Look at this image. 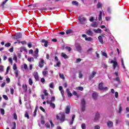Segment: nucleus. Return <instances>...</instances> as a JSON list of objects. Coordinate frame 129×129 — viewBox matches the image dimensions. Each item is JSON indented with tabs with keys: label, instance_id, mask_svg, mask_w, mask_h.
Listing matches in <instances>:
<instances>
[{
	"label": "nucleus",
	"instance_id": "nucleus-12",
	"mask_svg": "<svg viewBox=\"0 0 129 129\" xmlns=\"http://www.w3.org/2000/svg\"><path fill=\"white\" fill-rule=\"evenodd\" d=\"M107 124L108 127H112L113 126V122L111 121H108Z\"/></svg>",
	"mask_w": 129,
	"mask_h": 129
},
{
	"label": "nucleus",
	"instance_id": "nucleus-56",
	"mask_svg": "<svg viewBox=\"0 0 129 129\" xmlns=\"http://www.w3.org/2000/svg\"><path fill=\"white\" fill-rule=\"evenodd\" d=\"M4 71V67L3 66H0V72H3Z\"/></svg>",
	"mask_w": 129,
	"mask_h": 129
},
{
	"label": "nucleus",
	"instance_id": "nucleus-20",
	"mask_svg": "<svg viewBox=\"0 0 129 129\" xmlns=\"http://www.w3.org/2000/svg\"><path fill=\"white\" fill-rule=\"evenodd\" d=\"M70 113V107L69 106H67L66 108V113L68 114Z\"/></svg>",
	"mask_w": 129,
	"mask_h": 129
},
{
	"label": "nucleus",
	"instance_id": "nucleus-45",
	"mask_svg": "<svg viewBox=\"0 0 129 129\" xmlns=\"http://www.w3.org/2000/svg\"><path fill=\"white\" fill-rule=\"evenodd\" d=\"M16 77H19V72L18 70H16L15 72Z\"/></svg>",
	"mask_w": 129,
	"mask_h": 129
},
{
	"label": "nucleus",
	"instance_id": "nucleus-41",
	"mask_svg": "<svg viewBox=\"0 0 129 129\" xmlns=\"http://www.w3.org/2000/svg\"><path fill=\"white\" fill-rule=\"evenodd\" d=\"M29 84H30V85H33V80H32L31 78L29 79Z\"/></svg>",
	"mask_w": 129,
	"mask_h": 129
},
{
	"label": "nucleus",
	"instance_id": "nucleus-49",
	"mask_svg": "<svg viewBox=\"0 0 129 129\" xmlns=\"http://www.w3.org/2000/svg\"><path fill=\"white\" fill-rule=\"evenodd\" d=\"M8 1H9V0H6L5 1H4L3 2V3L2 4L1 6L2 7H4V6H5V5H6V4H7V2H8Z\"/></svg>",
	"mask_w": 129,
	"mask_h": 129
},
{
	"label": "nucleus",
	"instance_id": "nucleus-37",
	"mask_svg": "<svg viewBox=\"0 0 129 129\" xmlns=\"http://www.w3.org/2000/svg\"><path fill=\"white\" fill-rule=\"evenodd\" d=\"M28 61H29V62H32V61H33V62H34V61H35L34 60V58H33V57H28Z\"/></svg>",
	"mask_w": 129,
	"mask_h": 129
},
{
	"label": "nucleus",
	"instance_id": "nucleus-31",
	"mask_svg": "<svg viewBox=\"0 0 129 129\" xmlns=\"http://www.w3.org/2000/svg\"><path fill=\"white\" fill-rule=\"evenodd\" d=\"M59 77L61 78V79H63V80H65V77H64V74H59Z\"/></svg>",
	"mask_w": 129,
	"mask_h": 129
},
{
	"label": "nucleus",
	"instance_id": "nucleus-28",
	"mask_svg": "<svg viewBox=\"0 0 129 129\" xmlns=\"http://www.w3.org/2000/svg\"><path fill=\"white\" fill-rule=\"evenodd\" d=\"M95 33H99V34H101V29H98L97 30L95 29L94 30Z\"/></svg>",
	"mask_w": 129,
	"mask_h": 129
},
{
	"label": "nucleus",
	"instance_id": "nucleus-64",
	"mask_svg": "<svg viewBox=\"0 0 129 129\" xmlns=\"http://www.w3.org/2000/svg\"><path fill=\"white\" fill-rule=\"evenodd\" d=\"M68 97H71L72 96V93L71 92L68 93Z\"/></svg>",
	"mask_w": 129,
	"mask_h": 129
},
{
	"label": "nucleus",
	"instance_id": "nucleus-16",
	"mask_svg": "<svg viewBox=\"0 0 129 129\" xmlns=\"http://www.w3.org/2000/svg\"><path fill=\"white\" fill-rule=\"evenodd\" d=\"M95 75H96V72H93L92 75L89 77V79H92V78L95 77Z\"/></svg>",
	"mask_w": 129,
	"mask_h": 129
},
{
	"label": "nucleus",
	"instance_id": "nucleus-22",
	"mask_svg": "<svg viewBox=\"0 0 129 129\" xmlns=\"http://www.w3.org/2000/svg\"><path fill=\"white\" fill-rule=\"evenodd\" d=\"M98 39L99 40V42H100V43H101V44H103V39H102V36H99L98 37Z\"/></svg>",
	"mask_w": 129,
	"mask_h": 129
},
{
	"label": "nucleus",
	"instance_id": "nucleus-53",
	"mask_svg": "<svg viewBox=\"0 0 129 129\" xmlns=\"http://www.w3.org/2000/svg\"><path fill=\"white\" fill-rule=\"evenodd\" d=\"M10 92L11 94H14V89L13 88H10Z\"/></svg>",
	"mask_w": 129,
	"mask_h": 129
},
{
	"label": "nucleus",
	"instance_id": "nucleus-60",
	"mask_svg": "<svg viewBox=\"0 0 129 129\" xmlns=\"http://www.w3.org/2000/svg\"><path fill=\"white\" fill-rule=\"evenodd\" d=\"M83 77V75H82V73H81V72H79V78H82Z\"/></svg>",
	"mask_w": 129,
	"mask_h": 129
},
{
	"label": "nucleus",
	"instance_id": "nucleus-35",
	"mask_svg": "<svg viewBox=\"0 0 129 129\" xmlns=\"http://www.w3.org/2000/svg\"><path fill=\"white\" fill-rule=\"evenodd\" d=\"M73 94L75 96H77V97L79 98V95L77 94V92H76V91H74L73 93Z\"/></svg>",
	"mask_w": 129,
	"mask_h": 129
},
{
	"label": "nucleus",
	"instance_id": "nucleus-17",
	"mask_svg": "<svg viewBox=\"0 0 129 129\" xmlns=\"http://www.w3.org/2000/svg\"><path fill=\"white\" fill-rule=\"evenodd\" d=\"M102 14H103V12L102 11L99 12V18H98L99 21H101L102 20Z\"/></svg>",
	"mask_w": 129,
	"mask_h": 129
},
{
	"label": "nucleus",
	"instance_id": "nucleus-24",
	"mask_svg": "<svg viewBox=\"0 0 129 129\" xmlns=\"http://www.w3.org/2000/svg\"><path fill=\"white\" fill-rule=\"evenodd\" d=\"M73 33V31L71 29H68L66 31L67 35H69L70 34H72Z\"/></svg>",
	"mask_w": 129,
	"mask_h": 129
},
{
	"label": "nucleus",
	"instance_id": "nucleus-47",
	"mask_svg": "<svg viewBox=\"0 0 129 129\" xmlns=\"http://www.w3.org/2000/svg\"><path fill=\"white\" fill-rule=\"evenodd\" d=\"M50 88H54V83L52 82L49 85Z\"/></svg>",
	"mask_w": 129,
	"mask_h": 129
},
{
	"label": "nucleus",
	"instance_id": "nucleus-34",
	"mask_svg": "<svg viewBox=\"0 0 129 129\" xmlns=\"http://www.w3.org/2000/svg\"><path fill=\"white\" fill-rule=\"evenodd\" d=\"M92 27H93V28H96L97 27V23L96 22H95L91 24Z\"/></svg>",
	"mask_w": 129,
	"mask_h": 129
},
{
	"label": "nucleus",
	"instance_id": "nucleus-1",
	"mask_svg": "<svg viewBox=\"0 0 129 129\" xmlns=\"http://www.w3.org/2000/svg\"><path fill=\"white\" fill-rule=\"evenodd\" d=\"M103 82H101L99 84L98 86V89L100 90H103L104 91H107V90H108V88H107V87H103Z\"/></svg>",
	"mask_w": 129,
	"mask_h": 129
},
{
	"label": "nucleus",
	"instance_id": "nucleus-36",
	"mask_svg": "<svg viewBox=\"0 0 129 129\" xmlns=\"http://www.w3.org/2000/svg\"><path fill=\"white\" fill-rule=\"evenodd\" d=\"M92 51H93V48L91 47L87 50V53H90V52H92Z\"/></svg>",
	"mask_w": 129,
	"mask_h": 129
},
{
	"label": "nucleus",
	"instance_id": "nucleus-38",
	"mask_svg": "<svg viewBox=\"0 0 129 129\" xmlns=\"http://www.w3.org/2000/svg\"><path fill=\"white\" fill-rule=\"evenodd\" d=\"M101 7H102V5H101V3L99 2L97 5V9H99L101 8Z\"/></svg>",
	"mask_w": 129,
	"mask_h": 129
},
{
	"label": "nucleus",
	"instance_id": "nucleus-44",
	"mask_svg": "<svg viewBox=\"0 0 129 129\" xmlns=\"http://www.w3.org/2000/svg\"><path fill=\"white\" fill-rule=\"evenodd\" d=\"M5 47H10V46H11V43H10V42H7L6 44H5Z\"/></svg>",
	"mask_w": 129,
	"mask_h": 129
},
{
	"label": "nucleus",
	"instance_id": "nucleus-7",
	"mask_svg": "<svg viewBox=\"0 0 129 129\" xmlns=\"http://www.w3.org/2000/svg\"><path fill=\"white\" fill-rule=\"evenodd\" d=\"M39 49L36 48V50L34 51V54H33V56L35 58V59H37L38 57H39Z\"/></svg>",
	"mask_w": 129,
	"mask_h": 129
},
{
	"label": "nucleus",
	"instance_id": "nucleus-33",
	"mask_svg": "<svg viewBox=\"0 0 129 129\" xmlns=\"http://www.w3.org/2000/svg\"><path fill=\"white\" fill-rule=\"evenodd\" d=\"M56 65H54L55 67H60V65H61V62L60 61H57Z\"/></svg>",
	"mask_w": 129,
	"mask_h": 129
},
{
	"label": "nucleus",
	"instance_id": "nucleus-3",
	"mask_svg": "<svg viewBox=\"0 0 129 129\" xmlns=\"http://www.w3.org/2000/svg\"><path fill=\"white\" fill-rule=\"evenodd\" d=\"M85 104H86V102H85V100L83 99L81 100V108L82 111H84L85 110Z\"/></svg>",
	"mask_w": 129,
	"mask_h": 129
},
{
	"label": "nucleus",
	"instance_id": "nucleus-57",
	"mask_svg": "<svg viewBox=\"0 0 129 129\" xmlns=\"http://www.w3.org/2000/svg\"><path fill=\"white\" fill-rule=\"evenodd\" d=\"M1 111L2 114L4 115V114H5V110L3 108L1 109Z\"/></svg>",
	"mask_w": 129,
	"mask_h": 129
},
{
	"label": "nucleus",
	"instance_id": "nucleus-46",
	"mask_svg": "<svg viewBox=\"0 0 129 129\" xmlns=\"http://www.w3.org/2000/svg\"><path fill=\"white\" fill-rule=\"evenodd\" d=\"M81 127H82V129H86V125H85V123H82Z\"/></svg>",
	"mask_w": 129,
	"mask_h": 129
},
{
	"label": "nucleus",
	"instance_id": "nucleus-26",
	"mask_svg": "<svg viewBox=\"0 0 129 129\" xmlns=\"http://www.w3.org/2000/svg\"><path fill=\"white\" fill-rule=\"evenodd\" d=\"M24 116H25V117L27 118V119H30V116L29 115V113H28L27 111L25 112Z\"/></svg>",
	"mask_w": 129,
	"mask_h": 129
},
{
	"label": "nucleus",
	"instance_id": "nucleus-5",
	"mask_svg": "<svg viewBox=\"0 0 129 129\" xmlns=\"http://www.w3.org/2000/svg\"><path fill=\"white\" fill-rule=\"evenodd\" d=\"M46 103L47 104H49L50 107L54 109L55 107H56V105L54 104V103L52 102V101H46Z\"/></svg>",
	"mask_w": 129,
	"mask_h": 129
},
{
	"label": "nucleus",
	"instance_id": "nucleus-27",
	"mask_svg": "<svg viewBox=\"0 0 129 129\" xmlns=\"http://www.w3.org/2000/svg\"><path fill=\"white\" fill-rule=\"evenodd\" d=\"M61 56L64 58V59H68V55H67L66 54L64 53H61Z\"/></svg>",
	"mask_w": 129,
	"mask_h": 129
},
{
	"label": "nucleus",
	"instance_id": "nucleus-11",
	"mask_svg": "<svg viewBox=\"0 0 129 129\" xmlns=\"http://www.w3.org/2000/svg\"><path fill=\"white\" fill-rule=\"evenodd\" d=\"M92 97L94 100H96L97 99V97H98V94L96 92H94L92 94Z\"/></svg>",
	"mask_w": 129,
	"mask_h": 129
},
{
	"label": "nucleus",
	"instance_id": "nucleus-13",
	"mask_svg": "<svg viewBox=\"0 0 129 129\" xmlns=\"http://www.w3.org/2000/svg\"><path fill=\"white\" fill-rule=\"evenodd\" d=\"M99 116H100V114L99 113H96L94 120L95 121H97V120L99 119Z\"/></svg>",
	"mask_w": 129,
	"mask_h": 129
},
{
	"label": "nucleus",
	"instance_id": "nucleus-58",
	"mask_svg": "<svg viewBox=\"0 0 129 129\" xmlns=\"http://www.w3.org/2000/svg\"><path fill=\"white\" fill-rule=\"evenodd\" d=\"M50 101H51V102L55 101V96L52 97Z\"/></svg>",
	"mask_w": 129,
	"mask_h": 129
},
{
	"label": "nucleus",
	"instance_id": "nucleus-18",
	"mask_svg": "<svg viewBox=\"0 0 129 129\" xmlns=\"http://www.w3.org/2000/svg\"><path fill=\"white\" fill-rule=\"evenodd\" d=\"M60 121H61V122H63V121L65 120V114L63 113L61 114V116L60 118Z\"/></svg>",
	"mask_w": 129,
	"mask_h": 129
},
{
	"label": "nucleus",
	"instance_id": "nucleus-32",
	"mask_svg": "<svg viewBox=\"0 0 129 129\" xmlns=\"http://www.w3.org/2000/svg\"><path fill=\"white\" fill-rule=\"evenodd\" d=\"M43 93L45 96H48L49 95V94H48V92H47V90H43Z\"/></svg>",
	"mask_w": 129,
	"mask_h": 129
},
{
	"label": "nucleus",
	"instance_id": "nucleus-50",
	"mask_svg": "<svg viewBox=\"0 0 129 129\" xmlns=\"http://www.w3.org/2000/svg\"><path fill=\"white\" fill-rule=\"evenodd\" d=\"M45 126L47 127V128H50V124H49L48 122H47L45 123Z\"/></svg>",
	"mask_w": 129,
	"mask_h": 129
},
{
	"label": "nucleus",
	"instance_id": "nucleus-4",
	"mask_svg": "<svg viewBox=\"0 0 129 129\" xmlns=\"http://www.w3.org/2000/svg\"><path fill=\"white\" fill-rule=\"evenodd\" d=\"M22 35L21 33H16L15 35H14L13 37V39H15V40H18V39H21L22 38Z\"/></svg>",
	"mask_w": 129,
	"mask_h": 129
},
{
	"label": "nucleus",
	"instance_id": "nucleus-2",
	"mask_svg": "<svg viewBox=\"0 0 129 129\" xmlns=\"http://www.w3.org/2000/svg\"><path fill=\"white\" fill-rule=\"evenodd\" d=\"M75 47L78 52H79V53H81V52H82V47H81V45H80V44L76 43Z\"/></svg>",
	"mask_w": 129,
	"mask_h": 129
},
{
	"label": "nucleus",
	"instance_id": "nucleus-8",
	"mask_svg": "<svg viewBox=\"0 0 129 129\" xmlns=\"http://www.w3.org/2000/svg\"><path fill=\"white\" fill-rule=\"evenodd\" d=\"M111 63H113V70H115V68L118 66V64L117 63V62L114 61V60H111Z\"/></svg>",
	"mask_w": 129,
	"mask_h": 129
},
{
	"label": "nucleus",
	"instance_id": "nucleus-61",
	"mask_svg": "<svg viewBox=\"0 0 129 129\" xmlns=\"http://www.w3.org/2000/svg\"><path fill=\"white\" fill-rule=\"evenodd\" d=\"M60 93H61L62 97H64V90L60 91Z\"/></svg>",
	"mask_w": 129,
	"mask_h": 129
},
{
	"label": "nucleus",
	"instance_id": "nucleus-40",
	"mask_svg": "<svg viewBox=\"0 0 129 129\" xmlns=\"http://www.w3.org/2000/svg\"><path fill=\"white\" fill-rule=\"evenodd\" d=\"M14 119H15L16 120H17L18 119V116L17 115V113H14Z\"/></svg>",
	"mask_w": 129,
	"mask_h": 129
},
{
	"label": "nucleus",
	"instance_id": "nucleus-48",
	"mask_svg": "<svg viewBox=\"0 0 129 129\" xmlns=\"http://www.w3.org/2000/svg\"><path fill=\"white\" fill-rule=\"evenodd\" d=\"M66 49H67V50H68L69 52H70V51H71L72 50L71 47H70L69 46H66Z\"/></svg>",
	"mask_w": 129,
	"mask_h": 129
},
{
	"label": "nucleus",
	"instance_id": "nucleus-55",
	"mask_svg": "<svg viewBox=\"0 0 129 129\" xmlns=\"http://www.w3.org/2000/svg\"><path fill=\"white\" fill-rule=\"evenodd\" d=\"M13 124H14V126H13V127L12 128V129H16V122H13Z\"/></svg>",
	"mask_w": 129,
	"mask_h": 129
},
{
	"label": "nucleus",
	"instance_id": "nucleus-59",
	"mask_svg": "<svg viewBox=\"0 0 129 129\" xmlns=\"http://www.w3.org/2000/svg\"><path fill=\"white\" fill-rule=\"evenodd\" d=\"M9 61L11 63V64H13V59L11 57L9 58Z\"/></svg>",
	"mask_w": 129,
	"mask_h": 129
},
{
	"label": "nucleus",
	"instance_id": "nucleus-15",
	"mask_svg": "<svg viewBox=\"0 0 129 129\" xmlns=\"http://www.w3.org/2000/svg\"><path fill=\"white\" fill-rule=\"evenodd\" d=\"M39 67L40 68H42L44 67V60L42 59L39 63Z\"/></svg>",
	"mask_w": 129,
	"mask_h": 129
},
{
	"label": "nucleus",
	"instance_id": "nucleus-63",
	"mask_svg": "<svg viewBox=\"0 0 129 129\" xmlns=\"http://www.w3.org/2000/svg\"><path fill=\"white\" fill-rule=\"evenodd\" d=\"M28 47L29 48H31V47H32V43H31V42L28 43Z\"/></svg>",
	"mask_w": 129,
	"mask_h": 129
},
{
	"label": "nucleus",
	"instance_id": "nucleus-14",
	"mask_svg": "<svg viewBox=\"0 0 129 129\" xmlns=\"http://www.w3.org/2000/svg\"><path fill=\"white\" fill-rule=\"evenodd\" d=\"M86 34L89 36H93V32L91 31V29H89L86 31Z\"/></svg>",
	"mask_w": 129,
	"mask_h": 129
},
{
	"label": "nucleus",
	"instance_id": "nucleus-6",
	"mask_svg": "<svg viewBox=\"0 0 129 129\" xmlns=\"http://www.w3.org/2000/svg\"><path fill=\"white\" fill-rule=\"evenodd\" d=\"M79 20L80 24H84L85 22L86 21V18L85 17H79Z\"/></svg>",
	"mask_w": 129,
	"mask_h": 129
},
{
	"label": "nucleus",
	"instance_id": "nucleus-29",
	"mask_svg": "<svg viewBox=\"0 0 129 129\" xmlns=\"http://www.w3.org/2000/svg\"><path fill=\"white\" fill-rule=\"evenodd\" d=\"M101 52L102 56H104L106 58H108V56H107V54L105 52L102 51Z\"/></svg>",
	"mask_w": 129,
	"mask_h": 129
},
{
	"label": "nucleus",
	"instance_id": "nucleus-21",
	"mask_svg": "<svg viewBox=\"0 0 129 129\" xmlns=\"http://www.w3.org/2000/svg\"><path fill=\"white\" fill-rule=\"evenodd\" d=\"M114 81H117L118 82V85H119L120 84V79L119 77H117L116 78L113 79Z\"/></svg>",
	"mask_w": 129,
	"mask_h": 129
},
{
	"label": "nucleus",
	"instance_id": "nucleus-10",
	"mask_svg": "<svg viewBox=\"0 0 129 129\" xmlns=\"http://www.w3.org/2000/svg\"><path fill=\"white\" fill-rule=\"evenodd\" d=\"M33 76L34 77V78L36 81H39V75H38V72H35L33 74Z\"/></svg>",
	"mask_w": 129,
	"mask_h": 129
},
{
	"label": "nucleus",
	"instance_id": "nucleus-23",
	"mask_svg": "<svg viewBox=\"0 0 129 129\" xmlns=\"http://www.w3.org/2000/svg\"><path fill=\"white\" fill-rule=\"evenodd\" d=\"M38 108H39V107H38V106H36L34 112V114H33L34 116H36V115H37V111H38Z\"/></svg>",
	"mask_w": 129,
	"mask_h": 129
},
{
	"label": "nucleus",
	"instance_id": "nucleus-62",
	"mask_svg": "<svg viewBox=\"0 0 129 129\" xmlns=\"http://www.w3.org/2000/svg\"><path fill=\"white\" fill-rule=\"evenodd\" d=\"M95 129H100V125H96L94 126Z\"/></svg>",
	"mask_w": 129,
	"mask_h": 129
},
{
	"label": "nucleus",
	"instance_id": "nucleus-25",
	"mask_svg": "<svg viewBox=\"0 0 129 129\" xmlns=\"http://www.w3.org/2000/svg\"><path fill=\"white\" fill-rule=\"evenodd\" d=\"M86 41H88L89 42H91V41H93V39L90 37H87L85 38Z\"/></svg>",
	"mask_w": 129,
	"mask_h": 129
},
{
	"label": "nucleus",
	"instance_id": "nucleus-42",
	"mask_svg": "<svg viewBox=\"0 0 129 129\" xmlns=\"http://www.w3.org/2000/svg\"><path fill=\"white\" fill-rule=\"evenodd\" d=\"M119 105H120V106H119V108L118 113H120L121 112V111L122 110V107H121V104H120Z\"/></svg>",
	"mask_w": 129,
	"mask_h": 129
},
{
	"label": "nucleus",
	"instance_id": "nucleus-51",
	"mask_svg": "<svg viewBox=\"0 0 129 129\" xmlns=\"http://www.w3.org/2000/svg\"><path fill=\"white\" fill-rule=\"evenodd\" d=\"M49 122L51 124V127H54V123H53L52 120H49Z\"/></svg>",
	"mask_w": 129,
	"mask_h": 129
},
{
	"label": "nucleus",
	"instance_id": "nucleus-39",
	"mask_svg": "<svg viewBox=\"0 0 129 129\" xmlns=\"http://www.w3.org/2000/svg\"><path fill=\"white\" fill-rule=\"evenodd\" d=\"M3 98H4V99H5V100H9V98L8 97V96L6 95H3Z\"/></svg>",
	"mask_w": 129,
	"mask_h": 129
},
{
	"label": "nucleus",
	"instance_id": "nucleus-30",
	"mask_svg": "<svg viewBox=\"0 0 129 129\" xmlns=\"http://www.w3.org/2000/svg\"><path fill=\"white\" fill-rule=\"evenodd\" d=\"M72 5H74V6H76L77 7H78V2L77 1H73L72 2Z\"/></svg>",
	"mask_w": 129,
	"mask_h": 129
},
{
	"label": "nucleus",
	"instance_id": "nucleus-52",
	"mask_svg": "<svg viewBox=\"0 0 129 129\" xmlns=\"http://www.w3.org/2000/svg\"><path fill=\"white\" fill-rule=\"evenodd\" d=\"M18 69V68H17V64H16V63H14L13 65V69L14 70H17V69Z\"/></svg>",
	"mask_w": 129,
	"mask_h": 129
},
{
	"label": "nucleus",
	"instance_id": "nucleus-43",
	"mask_svg": "<svg viewBox=\"0 0 129 129\" xmlns=\"http://www.w3.org/2000/svg\"><path fill=\"white\" fill-rule=\"evenodd\" d=\"M78 90H80L81 91H83V87H78L77 88Z\"/></svg>",
	"mask_w": 129,
	"mask_h": 129
},
{
	"label": "nucleus",
	"instance_id": "nucleus-54",
	"mask_svg": "<svg viewBox=\"0 0 129 129\" xmlns=\"http://www.w3.org/2000/svg\"><path fill=\"white\" fill-rule=\"evenodd\" d=\"M23 51H26V48L25 47H21L20 48V52H23Z\"/></svg>",
	"mask_w": 129,
	"mask_h": 129
},
{
	"label": "nucleus",
	"instance_id": "nucleus-9",
	"mask_svg": "<svg viewBox=\"0 0 129 129\" xmlns=\"http://www.w3.org/2000/svg\"><path fill=\"white\" fill-rule=\"evenodd\" d=\"M41 42L44 44V47H48V40H46L45 39H42L41 40Z\"/></svg>",
	"mask_w": 129,
	"mask_h": 129
},
{
	"label": "nucleus",
	"instance_id": "nucleus-19",
	"mask_svg": "<svg viewBox=\"0 0 129 129\" xmlns=\"http://www.w3.org/2000/svg\"><path fill=\"white\" fill-rule=\"evenodd\" d=\"M22 88L25 92H27V91H28V86L27 85H23Z\"/></svg>",
	"mask_w": 129,
	"mask_h": 129
}]
</instances>
